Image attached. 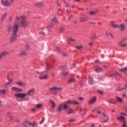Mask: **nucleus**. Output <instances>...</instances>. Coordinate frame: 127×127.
<instances>
[{
	"instance_id": "f257e3e1",
	"label": "nucleus",
	"mask_w": 127,
	"mask_h": 127,
	"mask_svg": "<svg viewBox=\"0 0 127 127\" xmlns=\"http://www.w3.org/2000/svg\"><path fill=\"white\" fill-rule=\"evenodd\" d=\"M35 92V88H32L29 89L27 91V93H20L15 94L14 97H15V98H17V101H18V102H23L24 98H25L26 96H31L32 94H34Z\"/></svg>"
},
{
	"instance_id": "f03ea898",
	"label": "nucleus",
	"mask_w": 127,
	"mask_h": 127,
	"mask_svg": "<svg viewBox=\"0 0 127 127\" xmlns=\"http://www.w3.org/2000/svg\"><path fill=\"white\" fill-rule=\"evenodd\" d=\"M46 64V68L44 71H43L40 72V76H39V78L40 80H46L47 78H48V75L47 74H44L45 73H46L47 71H49L50 69V68H51V64L50 63V62L49 61H46L45 63Z\"/></svg>"
},
{
	"instance_id": "7ed1b4c3",
	"label": "nucleus",
	"mask_w": 127,
	"mask_h": 127,
	"mask_svg": "<svg viewBox=\"0 0 127 127\" xmlns=\"http://www.w3.org/2000/svg\"><path fill=\"white\" fill-rule=\"evenodd\" d=\"M21 21L19 22L20 26L23 28H26L28 25V22L26 20L25 15L20 16Z\"/></svg>"
},
{
	"instance_id": "20e7f679",
	"label": "nucleus",
	"mask_w": 127,
	"mask_h": 127,
	"mask_svg": "<svg viewBox=\"0 0 127 127\" xmlns=\"http://www.w3.org/2000/svg\"><path fill=\"white\" fill-rule=\"evenodd\" d=\"M1 4L3 5V6H7L8 7V6H10L11 4H12V3L10 0H1Z\"/></svg>"
},
{
	"instance_id": "39448f33",
	"label": "nucleus",
	"mask_w": 127,
	"mask_h": 127,
	"mask_svg": "<svg viewBox=\"0 0 127 127\" xmlns=\"http://www.w3.org/2000/svg\"><path fill=\"white\" fill-rule=\"evenodd\" d=\"M63 109L64 110H67L68 115H71V114H73V113H74L72 108L69 107L68 105H67V104H64V105Z\"/></svg>"
},
{
	"instance_id": "423d86ee",
	"label": "nucleus",
	"mask_w": 127,
	"mask_h": 127,
	"mask_svg": "<svg viewBox=\"0 0 127 127\" xmlns=\"http://www.w3.org/2000/svg\"><path fill=\"white\" fill-rule=\"evenodd\" d=\"M16 38H17V33H12V35L10 36L9 38L10 43H12V42H14V41L16 40Z\"/></svg>"
},
{
	"instance_id": "0eeeda50",
	"label": "nucleus",
	"mask_w": 127,
	"mask_h": 127,
	"mask_svg": "<svg viewBox=\"0 0 127 127\" xmlns=\"http://www.w3.org/2000/svg\"><path fill=\"white\" fill-rule=\"evenodd\" d=\"M127 40L126 38H124L121 39L118 43V44L121 47H126L127 46V44L124 43V41Z\"/></svg>"
},
{
	"instance_id": "6e6552de",
	"label": "nucleus",
	"mask_w": 127,
	"mask_h": 127,
	"mask_svg": "<svg viewBox=\"0 0 127 127\" xmlns=\"http://www.w3.org/2000/svg\"><path fill=\"white\" fill-rule=\"evenodd\" d=\"M12 31L13 33H17L18 31V24H14L12 28Z\"/></svg>"
},
{
	"instance_id": "1a4fd4ad",
	"label": "nucleus",
	"mask_w": 127,
	"mask_h": 127,
	"mask_svg": "<svg viewBox=\"0 0 127 127\" xmlns=\"http://www.w3.org/2000/svg\"><path fill=\"white\" fill-rule=\"evenodd\" d=\"M49 91H57L59 92L60 91H62V88L58 87L57 86H53L50 88H49Z\"/></svg>"
},
{
	"instance_id": "9d476101",
	"label": "nucleus",
	"mask_w": 127,
	"mask_h": 127,
	"mask_svg": "<svg viewBox=\"0 0 127 127\" xmlns=\"http://www.w3.org/2000/svg\"><path fill=\"white\" fill-rule=\"evenodd\" d=\"M65 104L68 105H79V103L75 100H68L65 102Z\"/></svg>"
},
{
	"instance_id": "9b49d317",
	"label": "nucleus",
	"mask_w": 127,
	"mask_h": 127,
	"mask_svg": "<svg viewBox=\"0 0 127 127\" xmlns=\"http://www.w3.org/2000/svg\"><path fill=\"white\" fill-rule=\"evenodd\" d=\"M117 120L119 121V122H121V123H122V124H124L126 123V117L123 116H120L118 117H117Z\"/></svg>"
},
{
	"instance_id": "f8f14e48",
	"label": "nucleus",
	"mask_w": 127,
	"mask_h": 127,
	"mask_svg": "<svg viewBox=\"0 0 127 127\" xmlns=\"http://www.w3.org/2000/svg\"><path fill=\"white\" fill-rule=\"evenodd\" d=\"M96 101H97V97L94 96L91 98V100L89 101L88 103L90 104V105H92V104L96 103Z\"/></svg>"
},
{
	"instance_id": "ddd939ff",
	"label": "nucleus",
	"mask_w": 127,
	"mask_h": 127,
	"mask_svg": "<svg viewBox=\"0 0 127 127\" xmlns=\"http://www.w3.org/2000/svg\"><path fill=\"white\" fill-rule=\"evenodd\" d=\"M25 125L30 126L32 127H37V126H36V123H35V122L29 123L28 122H26L25 123Z\"/></svg>"
},
{
	"instance_id": "4468645a",
	"label": "nucleus",
	"mask_w": 127,
	"mask_h": 127,
	"mask_svg": "<svg viewBox=\"0 0 127 127\" xmlns=\"http://www.w3.org/2000/svg\"><path fill=\"white\" fill-rule=\"evenodd\" d=\"M118 70L119 72H121V73H126V72H127V66L119 68Z\"/></svg>"
},
{
	"instance_id": "2eb2a0df",
	"label": "nucleus",
	"mask_w": 127,
	"mask_h": 127,
	"mask_svg": "<svg viewBox=\"0 0 127 127\" xmlns=\"http://www.w3.org/2000/svg\"><path fill=\"white\" fill-rule=\"evenodd\" d=\"M6 55H8V52L6 51H3L0 54V58H2L4 56H6Z\"/></svg>"
},
{
	"instance_id": "dca6fc26",
	"label": "nucleus",
	"mask_w": 127,
	"mask_h": 127,
	"mask_svg": "<svg viewBox=\"0 0 127 127\" xmlns=\"http://www.w3.org/2000/svg\"><path fill=\"white\" fill-rule=\"evenodd\" d=\"M62 107H63L62 104H60L58 105V107L57 108V113H61V112H62Z\"/></svg>"
},
{
	"instance_id": "f3484780",
	"label": "nucleus",
	"mask_w": 127,
	"mask_h": 127,
	"mask_svg": "<svg viewBox=\"0 0 127 127\" xmlns=\"http://www.w3.org/2000/svg\"><path fill=\"white\" fill-rule=\"evenodd\" d=\"M16 84L18 85V86H20L21 87H24V86H26V83L21 82L20 81L16 82Z\"/></svg>"
},
{
	"instance_id": "a211bd4d",
	"label": "nucleus",
	"mask_w": 127,
	"mask_h": 127,
	"mask_svg": "<svg viewBox=\"0 0 127 127\" xmlns=\"http://www.w3.org/2000/svg\"><path fill=\"white\" fill-rule=\"evenodd\" d=\"M111 26L113 28H119V25L118 24H116L114 22L111 21Z\"/></svg>"
},
{
	"instance_id": "6ab92c4d",
	"label": "nucleus",
	"mask_w": 127,
	"mask_h": 127,
	"mask_svg": "<svg viewBox=\"0 0 127 127\" xmlns=\"http://www.w3.org/2000/svg\"><path fill=\"white\" fill-rule=\"evenodd\" d=\"M88 79L89 84H90V85H93V84H94V80H93V77L91 75H89Z\"/></svg>"
},
{
	"instance_id": "aec40b11",
	"label": "nucleus",
	"mask_w": 127,
	"mask_h": 127,
	"mask_svg": "<svg viewBox=\"0 0 127 127\" xmlns=\"http://www.w3.org/2000/svg\"><path fill=\"white\" fill-rule=\"evenodd\" d=\"M118 28H119L120 30L123 31V30H125V29H126V26H125V25L122 23L120 24V25H119V27H118Z\"/></svg>"
},
{
	"instance_id": "412c9836",
	"label": "nucleus",
	"mask_w": 127,
	"mask_h": 127,
	"mask_svg": "<svg viewBox=\"0 0 127 127\" xmlns=\"http://www.w3.org/2000/svg\"><path fill=\"white\" fill-rule=\"evenodd\" d=\"M35 6H37V7L43 6V3H42V2H38L35 4Z\"/></svg>"
},
{
	"instance_id": "4be33fe9",
	"label": "nucleus",
	"mask_w": 127,
	"mask_h": 127,
	"mask_svg": "<svg viewBox=\"0 0 127 127\" xmlns=\"http://www.w3.org/2000/svg\"><path fill=\"white\" fill-rule=\"evenodd\" d=\"M19 20H20V17H19L18 16H16V19H15V23L16 24H19Z\"/></svg>"
},
{
	"instance_id": "5701e85b",
	"label": "nucleus",
	"mask_w": 127,
	"mask_h": 127,
	"mask_svg": "<svg viewBox=\"0 0 127 127\" xmlns=\"http://www.w3.org/2000/svg\"><path fill=\"white\" fill-rule=\"evenodd\" d=\"M50 104H52V106H51V108H52V109H54V108H55L56 104H55V102H54V101H53V100H50Z\"/></svg>"
},
{
	"instance_id": "b1692460",
	"label": "nucleus",
	"mask_w": 127,
	"mask_h": 127,
	"mask_svg": "<svg viewBox=\"0 0 127 127\" xmlns=\"http://www.w3.org/2000/svg\"><path fill=\"white\" fill-rule=\"evenodd\" d=\"M98 13V10H96L94 11H91L89 12V14L90 15H95V14Z\"/></svg>"
},
{
	"instance_id": "393cba45",
	"label": "nucleus",
	"mask_w": 127,
	"mask_h": 127,
	"mask_svg": "<svg viewBox=\"0 0 127 127\" xmlns=\"http://www.w3.org/2000/svg\"><path fill=\"white\" fill-rule=\"evenodd\" d=\"M7 117L10 119V120L12 121V114L10 112H8L7 114Z\"/></svg>"
},
{
	"instance_id": "a878e982",
	"label": "nucleus",
	"mask_w": 127,
	"mask_h": 127,
	"mask_svg": "<svg viewBox=\"0 0 127 127\" xmlns=\"http://www.w3.org/2000/svg\"><path fill=\"white\" fill-rule=\"evenodd\" d=\"M6 91H7L6 89L0 90V95H5Z\"/></svg>"
},
{
	"instance_id": "bb28decb",
	"label": "nucleus",
	"mask_w": 127,
	"mask_h": 127,
	"mask_svg": "<svg viewBox=\"0 0 127 127\" xmlns=\"http://www.w3.org/2000/svg\"><path fill=\"white\" fill-rule=\"evenodd\" d=\"M51 21H53V22H55V23H56V24L59 23V21L58 20H57V19L56 18H53L51 19Z\"/></svg>"
},
{
	"instance_id": "cd10ccee",
	"label": "nucleus",
	"mask_w": 127,
	"mask_h": 127,
	"mask_svg": "<svg viewBox=\"0 0 127 127\" xmlns=\"http://www.w3.org/2000/svg\"><path fill=\"white\" fill-rule=\"evenodd\" d=\"M73 82H75V79L73 78H70L68 79L67 81V83H68V84H71V83H73Z\"/></svg>"
},
{
	"instance_id": "c85d7f7f",
	"label": "nucleus",
	"mask_w": 127,
	"mask_h": 127,
	"mask_svg": "<svg viewBox=\"0 0 127 127\" xmlns=\"http://www.w3.org/2000/svg\"><path fill=\"white\" fill-rule=\"evenodd\" d=\"M37 109H41L42 108V104H38L35 106Z\"/></svg>"
},
{
	"instance_id": "c756f323",
	"label": "nucleus",
	"mask_w": 127,
	"mask_h": 127,
	"mask_svg": "<svg viewBox=\"0 0 127 127\" xmlns=\"http://www.w3.org/2000/svg\"><path fill=\"white\" fill-rule=\"evenodd\" d=\"M102 69L101 67H97L95 69V72H97V73H99L100 72H102Z\"/></svg>"
},
{
	"instance_id": "7c9ffc66",
	"label": "nucleus",
	"mask_w": 127,
	"mask_h": 127,
	"mask_svg": "<svg viewBox=\"0 0 127 127\" xmlns=\"http://www.w3.org/2000/svg\"><path fill=\"white\" fill-rule=\"evenodd\" d=\"M96 38H97V34H94L91 36H90V39H92V40L96 39Z\"/></svg>"
},
{
	"instance_id": "2f4dec72",
	"label": "nucleus",
	"mask_w": 127,
	"mask_h": 127,
	"mask_svg": "<svg viewBox=\"0 0 127 127\" xmlns=\"http://www.w3.org/2000/svg\"><path fill=\"white\" fill-rule=\"evenodd\" d=\"M25 55H26V52L25 51L21 52L19 54L20 56H25Z\"/></svg>"
},
{
	"instance_id": "473e14b6",
	"label": "nucleus",
	"mask_w": 127,
	"mask_h": 127,
	"mask_svg": "<svg viewBox=\"0 0 127 127\" xmlns=\"http://www.w3.org/2000/svg\"><path fill=\"white\" fill-rule=\"evenodd\" d=\"M116 99L117 101V102H119V103H122L123 102V99L122 98H120L119 97L116 96Z\"/></svg>"
},
{
	"instance_id": "72a5a7b5",
	"label": "nucleus",
	"mask_w": 127,
	"mask_h": 127,
	"mask_svg": "<svg viewBox=\"0 0 127 127\" xmlns=\"http://www.w3.org/2000/svg\"><path fill=\"white\" fill-rule=\"evenodd\" d=\"M86 20H88V18H87V17L80 18V21H81V22L86 21Z\"/></svg>"
},
{
	"instance_id": "f704fd0d",
	"label": "nucleus",
	"mask_w": 127,
	"mask_h": 127,
	"mask_svg": "<svg viewBox=\"0 0 127 127\" xmlns=\"http://www.w3.org/2000/svg\"><path fill=\"white\" fill-rule=\"evenodd\" d=\"M7 15V13H6V12L3 14L2 15L1 18V20H2V19H3L4 18H5V17H6Z\"/></svg>"
},
{
	"instance_id": "c9c22d12",
	"label": "nucleus",
	"mask_w": 127,
	"mask_h": 127,
	"mask_svg": "<svg viewBox=\"0 0 127 127\" xmlns=\"http://www.w3.org/2000/svg\"><path fill=\"white\" fill-rule=\"evenodd\" d=\"M12 28V27L11 25H9L7 27V31L8 32H9L10 30H11V29Z\"/></svg>"
},
{
	"instance_id": "e433bc0d",
	"label": "nucleus",
	"mask_w": 127,
	"mask_h": 127,
	"mask_svg": "<svg viewBox=\"0 0 127 127\" xmlns=\"http://www.w3.org/2000/svg\"><path fill=\"white\" fill-rule=\"evenodd\" d=\"M65 30V28L64 27H61L60 29V32H63V31Z\"/></svg>"
},
{
	"instance_id": "4c0bfd02",
	"label": "nucleus",
	"mask_w": 127,
	"mask_h": 127,
	"mask_svg": "<svg viewBox=\"0 0 127 127\" xmlns=\"http://www.w3.org/2000/svg\"><path fill=\"white\" fill-rule=\"evenodd\" d=\"M16 90H18V88L16 87H12L11 88V90L12 91H16Z\"/></svg>"
},
{
	"instance_id": "58836bf2",
	"label": "nucleus",
	"mask_w": 127,
	"mask_h": 127,
	"mask_svg": "<svg viewBox=\"0 0 127 127\" xmlns=\"http://www.w3.org/2000/svg\"><path fill=\"white\" fill-rule=\"evenodd\" d=\"M76 48L77 49H78V50H80L81 49H82V48H83V46H76Z\"/></svg>"
},
{
	"instance_id": "ea45409f",
	"label": "nucleus",
	"mask_w": 127,
	"mask_h": 127,
	"mask_svg": "<svg viewBox=\"0 0 127 127\" xmlns=\"http://www.w3.org/2000/svg\"><path fill=\"white\" fill-rule=\"evenodd\" d=\"M14 122H15V123H20V120L18 118H16L14 120Z\"/></svg>"
},
{
	"instance_id": "a19ab883",
	"label": "nucleus",
	"mask_w": 127,
	"mask_h": 127,
	"mask_svg": "<svg viewBox=\"0 0 127 127\" xmlns=\"http://www.w3.org/2000/svg\"><path fill=\"white\" fill-rule=\"evenodd\" d=\"M120 115L121 116H123V117H124V116H127V113L126 114L125 113L121 112L120 113Z\"/></svg>"
},
{
	"instance_id": "79ce46f5",
	"label": "nucleus",
	"mask_w": 127,
	"mask_h": 127,
	"mask_svg": "<svg viewBox=\"0 0 127 127\" xmlns=\"http://www.w3.org/2000/svg\"><path fill=\"white\" fill-rule=\"evenodd\" d=\"M93 44H94L93 42H90L88 43V46H89V47H92L93 46Z\"/></svg>"
},
{
	"instance_id": "37998d69",
	"label": "nucleus",
	"mask_w": 127,
	"mask_h": 127,
	"mask_svg": "<svg viewBox=\"0 0 127 127\" xmlns=\"http://www.w3.org/2000/svg\"><path fill=\"white\" fill-rule=\"evenodd\" d=\"M39 34H40V35H42V36H45V33L44 32H40L39 33Z\"/></svg>"
},
{
	"instance_id": "c03bdc74",
	"label": "nucleus",
	"mask_w": 127,
	"mask_h": 127,
	"mask_svg": "<svg viewBox=\"0 0 127 127\" xmlns=\"http://www.w3.org/2000/svg\"><path fill=\"white\" fill-rule=\"evenodd\" d=\"M75 121H76V119H70L69 120V122L70 123H73L74 122H75Z\"/></svg>"
},
{
	"instance_id": "a18cd8bd",
	"label": "nucleus",
	"mask_w": 127,
	"mask_h": 127,
	"mask_svg": "<svg viewBox=\"0 0 127 127\" xmlns=\"http://www.w3.org/2000/svg\"><path fill=\"white\" fill-rule=\"evenodd\" d=\"M106 34L108 36H111V37H113V35L111 33L106 32Z\"/></svg>"
},
{
	"instance_id": "49530a36",
	"label": "nucleus",
	"mask_w": 127,
	"mask_h": 127,
	"mask_svg": "<svg viewBox=\"0 0 127 127\" xmlns=\"http://www.w3.org/2000/svg\"><path fill=\"white\" fill-rule=\"evenodd\" d=\"M64 5L66 7H69L70 6V5L68 4L67 3H66V2L64 1Z\"/></svg>"
},
{
	"instance_id": "de8ad7c7",
	"label": "nucleus",
	"mask_w": 127,
	"mask_h": 127,
	"mask_svg": "<svg viewBox=\"0 0 127 127\" xmlns=\"http://www.w3.org/2000/svg\"><path fill=\"white\" fill-rule=\"evenodd\" d=\"M117 75H119V74H118V73H114V74H110V75H109V76L110 77H113L114 76H117Z\"/></svg>"
},
{
	"instance_id": "09e8293b",
	"label": "nucleus",
	"mask_w": 127,
	"mask_h": 127,
	"mask_svg": "<svg viewBox=\"0 0 127 127\" xmlns=\"http://www.w3.org/2000/svg\"><path fill=\"white\" fill-rule=\"evenodd\" d=\"M7 80L9 81V82H10V83H11V82H12V78H10V77H8L7 78Z\"/></svg>"
},
{
	"instance_id": "8fccbe9b",
	"label": "nucleus",
	"mask_w": 127,
	"mask_h": 127,
	"mask_svg": "<svg viewBox=\"0 0 127 127\" xmlns=\"http://www.w3.org/2000/svg\"><path fill=\"white\" fill-rule=\"evenodd\" d=\"M108 103H109V104H116V102H113L112 100H109V101H108Z\"/></svg>"
},
{
	"instance_id": "3c124183",
	"label": "nucleus",
	"mask_w": 127,
	"mask_h": 127,
	"mask_svg": "<svg viewBox=\"0 0 127 127\" xmlns=\"http://www.w3.org/2000/svg\"><path fill=\"white\" fill-rule=\"evenodd\" d=\"M10 84H11L10 82H7L5 84L4 87H6V86H8V85H10Z\"/></svg>"
},
{
	"instance_id": "603ef678",
	"label": "nucleus",
	"mask_w": 127,
	"mask_h": 127,
	"mask_svg": "<svg viewBox=\"0 0 127 127\" xmlns=\"http://www.w3.org/2000/svg\"><path fill=\"white\" fill-rule=\"evenodd\" d=\"M44 121H45V119L44 118H43L41 122H40V124L42 125V124H43V123L44 122Z\"/></svg>"
},
{
	"instance_id": "864d4df0",
	"label": "nucleus",
	"mask_w": 127,
	"mask_h": 127,
	"mask_svg": "<svg viewBox=\"0 0 127 127\" xmlns=\"http://www.w3.org/2000/svg\"><path fill=\"white\" fill-rule=\"evenodd\" d=\"M102 115L104 117V118H106L107 119L108 118V116H107V115H106V114L103 113H102Z\"/></svg>"
},
{
	"instance_id": "5fc2aeb1",
	"label": "nucleus",
	"mask_w": 127,
	"mask_h": 127,
	"mask_svg": "<svg viewBox=\"0 0 127 127\" xmlns=\"http://www.w3.org/2000/svg\"><path fill=\"white\" fill-rule=\"evenodd\" d=\"M69 41H75L76 40L75 39H72L71 38H69Z\"/></svg>"
},
{
	"instance_id": "6e6d98bb",
	"label": "nucleus",
	"mask_w": 127,
	"mask_h": 127,
	"mask_svg": "<svg viewBox=\"0 0 127 127\" xmlns=\"http://www.w3.org/2000/svg\"><path fill=\"white\" fill-rule=\"evenodd\" d=\"M98 92L99 93V94H100V95H103V91H102L101 90H98Z\"/></svg>"
},
{
	"instance_id": "4d7b16f0",
	"label": "nucleus",
	"mask_w": 127,
	"mask_h": 127,
	"mask_svg": "<svg viewBox=\"0 0 127 127\" xmlns=\"http://www.w3.org/2000/svg\"><path fill=\"white\" fill-rule=\"evenodd\" d=\"M108 121H109V118H107V119L105 120L103 123H104V124H105V123H107V122H108Z\"/></svg>"
},
{
	"instance_id": "13d9d810",
	"label": "nucleus",
	"mask_w": 127,
	"mask_h": 127,
	"mask_svg": "<svg viewBox=\"0 0 127 127\" xmlns=\"http://www.w3.org/2000/svg\"><path fill=\"white\" fill-rule=\"evenodd\" d=\"M72 17H73V16L70 15L68 18V20H70V19H71V18H72Z\"/></svg>"
},
{
	"instance_id": "bf43d9fd",
	"label": "nucleus",
	"mask_w": 127,
	"mask_h": 127,
	"mask_svg": "<svg viewBox=\"0 0 127 127\" xmlns=\"http://www.w3.org/2000/svg\"><path fill=\"white\" fill-rule=\"evenodd\" d=\"M9 21H12V17H9Z\"/></svg>"
},
{
	"instance_id": "052dcab7",
	"label": "nucleus",
	"mask_w": 127,
	"mask_h": 127,
	"mask_svg": "<svg viewBox=\"0 0 127 127\" xmlns=\"http://www.w3.org/2000/svg\"><path fill=\"white\" fill-rule=\"evenodd\" d=\"M79 99L80 101H83V100H84V98H83V97H79Z\"/></svg>"
},
{
	"instance_id": "680f3d73",
	"label": "nucleus",
	"mask_w": 127,
	"mask_h": 127,
	"mask_svg": "<svg viewBox=\"0 0 127 127\" xmlns=\"http://www.w3.org/2000/svg\"><path fill=\"white\" fill-rule=\"evenodd\" d=\"M36 110H37V109L36 108L32 109V112H35V111H36Z\"/></svg>"
},
{
	"instance_id": "e2e57ef3",
	"label": "nucleus",
	"mask_w": 127,
	"mask_h": 127,
	"mask_svg": "<svg viewBox=\"0 0 127 127\" xmlns=\"http://www.w3.org/2000/svg\"><path fill=\"white\" fill-rule=\"evenodd\" d=\"M67 74H68V72H65V73H64V77H66V75Z\"/></svg>"
},
{
	"instance_id": "0e129e2a",
	"label": "nucleus",
	"mask_w": 127,
	"mask_h": 127,
	"mask_svg": "<svg viewBox=\"0 0 127 127\" xmlns=\"http://www.w3.org/2000/svg\"><path fill=\"white\" fill-rule=\"evenodd\" d=\"M79 112H80V113H81V112H83V109L80 108V109H79Z\"/></svg>"
},
{
	"instance_id": "69168bd1",
	"label": "nucleus",
	"mask_w": 127,
	"mask_h": 127,
	"mask_svg": "<svg viewBox=\"0 0 127 127\" xmlns=\"http://www.w3.org/2000/svg\"><path fill=\"white\" fill-rule=\"evenodd\" d=\"M90 126L91 127H95V125L92 124H91Z\"/></svg>"
},
{
	"instance_id": "338daca9",
	"label": "nucleus",
	"mask_w": 127,
	"mask_h": 127,
	"mask_svg": "<svg viewBox=\"0 0 127 127\" xmlns=\"http://www.w3.org/2000/svg\"><path fill=\"white\" fill-rule=\"evenodd\" d=\"M26 49H29V46H27L26 47Z\"/></svg>"
},
{
	"instance_id": "774afa93",
	"label": "nucleus",
	"mask_w": 127,
	"mask_h": 127,
	"mask_svg": "<svg viewBox=\"0 0 127 127\" xmlns=\"http://www.w3.org/2000/svg\"><path fill=\"white\" fill-rule=\"evenodd\" d=\"M101 113H102V111L97 112V114H101Z\"/></svg>"
}]
</instances>
